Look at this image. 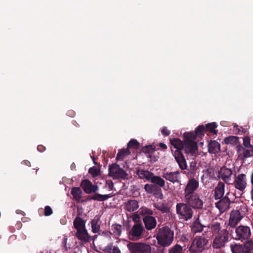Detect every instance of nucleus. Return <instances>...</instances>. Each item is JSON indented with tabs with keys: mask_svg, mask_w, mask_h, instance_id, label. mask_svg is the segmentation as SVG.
I'll list each match as a JSON object with an SVG mask.
<instances>
[{
	"mask_svg": "<svg viewBox=\"0 0 253 253\" xmlns=\"http://www.w3.org/2000/svg\"><path fill=\"white\" fill-rule=\"evenodd\" d=\"M184 189L185 198L188 206H203V201L197 194H194L199 187V182L194 177H191Z\"/></svg>",
	"mask_w": 253,
	"mask_h": 253,
	"instance_id": "2",
	"label": "nucleus"
},
{
	"mask_svg": "<svg viewBox=\"0 0 253 253\" xmlns=\"http://www.w3.org/2000/svg\"><path fill=\"white\" fill-rule=\"evenodd\" d=\"M129 154H130V151L127 148L126 149H122L119 150L117 154L116 160H123L126 156L129 155Z\"/></svg>",
	"mask_w": 253,
	"mask_h": 253,
	"instance_id": "34",
	"label": "nucleus"
},
{
	"mask_svg": "<svg viewBox=\"0 0 253 253\" xmlns=\"http://www.w3.org/2000/svg\"><path fill=\"white\" fill-rule=\"evenodd\" d=\"M110 196L109 195H101L99 194H95L92 196H88L86 200L87 201L94 200L98 201H104L107 200Z\"/></svg>",
	"mask_w": 253,
	"mask_h": 253,
	"instance_id": "29",
	"label": "nucleus"
},
{
	"mask_svg": "<svg viewBox=\"0 0 253 253\" xmlns=\"http://www.w3.org/2000/svg\"><path fill=\"white\" fill-rule=\"evenodd\" d=\"M191 135L193 136L191 133L184 132L183 141L178 138L170 139V143L176 150L180 152L183 150L187 156H194L197 152L198 145L195 140L191 137Z\"/></svg>",
	"mask_w": 253,
	"mask_h": 253,
	"instance_id": "1",
	"label": "nucleus"
},
{
	"mask_svg": "<svg viewBox=\"0 0 253 253\" xmlns=\"http://www.w3.org/2000/svg\"><path fill=\"white\" fill-rule=\"evenodd\" d=\"M176 206H187V205H186V204H182V203H177Z\"/></svg>",
	"mask_w": 253,
	"mask_h": 253,
	"instance_id": "58",
	"label": "nucleus"
},
{
	"mask_svg": "<svg viewBox=\"0 0 253 253\" xmlns=\"http://www.w3.org/2000/svg\"><path fill=\"white\" fill-rule=\"evenodd\" d=\"M71 194L73 196V199L78 203H83L86 199H84L82 197L83 192L80 187H74L71 189Z\"/></svg>",
	"mask_w": 253,
	"mask_h": 253,
	"instance_id": "15",
	"label": "nucleus"
},
{
	"mask_svg": "<svg viewBox=\"0 0 253 253\" xmlns=\"http://www.w3.org/2000/svg\"><path fill=\"white\" fill-rule=\"evenodd\" d=\"M237 151L239 154V157L241 159H245L253 156V146L245 148L241 145L237 146Z\"/></svg>",
	"mask_w": 253,
	"mask_h": 253,
	"instance_id": "10",
	"label": "nucleus"
},
{
	"mask_svg": "<svg viewBox=\"0 0 253 253\" xmlns=\"http://www.w3.org/2000/svg\"><path fill=\"white\" fill-rule=\"evenodd\" d=\"M187 132L192 134L193 136L191 135V137L193 138V139L196 140L197 136L201 137L204 135L205 133L206 132L205 130V126L204 125H200L196 128L195 131H190Z\"/></svg>",
	"mask_w": 253,
	"mask_h": 253,
	"instance_id": "22",
	"label": "nucleus"
},
{
	"mask_svg": "<svg viewBox=\"0 0 253 253\" xmlns=\"http://www.w3.org/2000/svg\"><path fill=\"white\" fill-rule=\"evenodd\" d=\"M155 150V146L154 145H146L143 147L141 150L142 153L149 155V157H151V155L153 154Z\"/></svg>",
	"mask_w": 253,
	"mask_h": 253,
	"instance_id": "30",
	"label": "nucleus"
},
{
	"mask_svg": "<svg viewBox=\"0 0 253 253\" xmlns=\"http://www.w3.org/2000/svg\"><path fill=\"white\" fill-rule=\"evenodd\" d=\"M228 240V233L226 230L221 231L215 237L212 243V247L219 249L224 246Z\"/></svg>",
	"mask_w": 253,
	"mask_h": 253,
	"instance_id": "5",
	"label": "nucleus"
},
{
	"mask_svg": "<svg viewBox=\"0 0 253 253\" xmlns=\"http://www.w3.org/2000/svg\"><path fill=\"white\" fill-rule=\"evenodd\" d=\"M243 253H249L253 251V242L248 241L246 242L243 246Z\"/></svg>",
	"mask_w": 253,
	"mask_h": 253,
	"instance_id": "35",
	"label": "nucleus"
},
{
	"mask_svg": "<svg viewBox=\"0 0 253 253\" xmlns=\"http://www.w3.org/2000/svg\"><path fill=\"white\" fill-rule=\"evenodd\" d=\"M238 239H246L250 237L251 231L248 226H240L236 229Z\"/></svg>",
	"mask_w": 253,
	"mask_h": 253,
	"instance_id": "16",
	"label": "nucleus"
},
{
	"mask_svg": "<svg viewBox=\"0 0 253 253\" xmlns=\"http://www.w3.org/2000/svg\"><path fill=\"white\" fill-rule=\"evenodd\" d=\"M82 207H80L78 208V211L79 214H80L81 215H85V213H82Z\"/></svg>",
	"mask_w": 253,
	"mask_h": 253,
	"instance_id": "55",
	"label": "nucleus"
},
{
	"mask_svg": "<svg viewBox=\"0 0 253 253\" xmlns=\"http://www.w3.org/2000/svg\"><path fill=\"white\" fill-rule=\"evenodd\" d=\"M230 247L233 253H243V246L242 245L237 244H231Z\"/></svg>",
	"mask_w": 253,
	"mask_h": 253,
	"instance_id": "37",
	"label": "nucleus"
},
{
	"mask_svg": "<svg viewBox=\"0 0 253 253\" xmlns=\"http://www.w3.org/2000/svg\"><path fill=\"white\" fill-rule=\"evenodd\" d=\"M232 173L231 169L226 167L221 168L219 172L221 178L226 183H228L231 180Z\"/></svg>",
	"mask_w": 253,
	"mask_h": 253,
	"instance_id": "19",
	"label": "nucleus"
},
{
	"mask_svg": "<svg viewBox=\"0 0 253 253\" xmlns=\"http://www.w3.org/2000/svg\"><path fill=\"white\" fill-rule=\"evenodd\" d=\"M159 210L162 211L163 212H165L167 210V207H158Z\"/></svg>",
	"mask_w": 253,
	"mask_h": 253,
	"instance_id": "53",
	"label": "nucleus"
},
{
	"mask_svg": "<svg viewBox=\"0 0 253 253\" xmlns=\"http://www.w3.org/2000/svg\"><path fill=\"white\" fill-rule=\"evenodd\" d=\"M231 202L229 199L225 196L215 203V206H229Z\"/></svg>",
	"mask_w": 253,
	"mask_h": 253,
	"instance_id": "38",
	"label": "nucleus"
},
{
	"mask_svg": "<svg viewBox=\"0 0 253 253\" xmlns=\"http://www.w3.org/2000/svg\"><path fill=\"white\" fill-rule=\"evenodd\" d=\"M159 145L161 148H162L164 150H166L167 149V146L163 143H160Z\"/></svg>",
	"mask_w": 253,
	"mask_h": 253,
	"instance_id": "52",
	"label": "nucleus"
},
{
	"mask_svg": "<svg viewBox=\"0 0 253 253\" xmlns=\"http://www.w3.org/2000/svg\"><path fill=\"white\" fill-rule=\"evenodd\" d=\"M143 228L141 225L136 224L133 225L129 233V238L132 240H137L141 238Z\"/></svg>",
	"mask_w": 253,
	"mask_h": 253,
	"instance_id": "8",
	"label": "nucleus"
},
{
	"mask_svg": "<svg viewBox=\"0 0 253 253\" xmlns=\"http://www.w3.org/2000/svg\"><path fill=\"white\" fill-rule=\"evenodd\" d=\"M139 253H151V247L143 243H131Z\"/></svg>",
	"mask_w": 253,
	"mask_h": 253,
	"instance_id": "18",
	"label": "nucleus"
},
{
	"mask_svg": "<svg viewBox=\"0 0 253 253\" xmlns=\"http://www.w3.org/2000/svg\"><path fill=\"white\" fill-rule=\"evenodd\" d=\"M99 217L95 216L91 222V230L94 233H98L100 230Z\"/></svg>",
	"mask_w": 253,
	"mask_h": 253,
	"instance_id": "27",
	"label": "nucleus"
},
{
	"mask_svg": "<svg viewBox=\"0 0 253 253\" xmlns=\"http://www.w3.org/2000/svg\"><path fill=\"white\" fill-rule=\"evenodd\" d=\"M137 207H134V208H133L132 211L135 210L137 209L136 208H137Z\"/></svg>",
	"mask_w": 253,
	"mask_h": 253,
	"instance_id": "59",
	"label": "nucleus"
},
{
	"mask_svg": "<svg viewBox=\"0 0 253 253\" xmlns=\"http://www.w3.org/2000/svg\"><path fill=\"white\" fill-rule=\"evenodd\" d=\"M37 150L40 152H43L45 150V147L42 145H39L37 147Z\"/></svg>",
	"mask_w": 253,
	"mask_h": 253,
	"instance_id": "50",
	"label": "nucleus"
},
{
	"mask_svg": "<svg viewBox=\"0 0 253 253\" xmlns=\"http://www.w3.org/2000/svg\"><path fill=\"white\" fill-rule=\"evenodd\" d=\"M128 208H131V207H128ZM127 211H130L131 210V208L127 209Z\"/></svg>",
	"mask_w": 253,
	"mask_h": 253,
	"instance_id": "60",
	"label": "nucleus"
},
{
	"mask_svg": "<svg viewBox=\"0 0 253 253\" xmlns=\"http://www.w3.org/2000/svg\"><path fill=\"white\" fill-rule=\"evenodd\" d=\"M88 172L93 177L96 176L99 174L100 170L95 167L90 168L88 170Z\"/></svg>",
	"mask_w": 253,
	"mask_h": 253,
	"instance_id": "41",
	"label": "nucleus"
},
{
	"mask_svg": "<svg viewBox=\"0 0 253 253\" xmlns=\"http://www.w3.org/2000/svg\"><path fill=\"white\" fill-rule=\"evenodd\" d=\"M158 243L164 246H169L173 239V233L169 227H163L160 229L157 235Z\"/></svg>",
	"mask_w": 253,
	"mask_h": 253,
	"instance_id": "3",
	"label": "nucleus"
},
{
	"mask_svg": "<svg viewBox=\"0 0 253 253\" xmlns=\"http://www.w3.org/2000/svg\"><path fill=\"white\" fill-rule=\"evenodd\" d=\"M143 222L147 230H151L154 228L157 225L156 220L152 216H147L144 217Z\"/></svg>",
	"mask_w": 253,
	"mask_h": 253,
	"instance_id": "20",
	"label": "nucleus"
},
{
	"mask_svg": "<svg viewBox=\"0 0 253 253\" xmlns=\"http://www.w3.org/2000/svg\"><path fill=\"white\" fill-rule=\"evenodd\" d=\"M162 177L167 180L175 183L180 182V172L178 171H166V169L163 172Z\"/></svg>",
	"mask_w": 253,
	"mask_h": 253,
	"instance_id": "11",
	"label": "nucleus"
},
{
	"mask_svg": "<svg viewBox=\"0 0 253 253\" xmlns=\"http://www.w3.org/2000/svg\"><path fill=\"white\" fill-rule=\"evenodd\" d=\"M208 149L210 153L215 154L220 151V145L218 142L215 140L211 141L209 143Z\"/></svg>",
	"mask_w": 253,
	"mask_h": 253,
	"instance_id": "24",
	"label": "nucleus"
},
{
	"mask_svg": "<svg viewBox=\"0 0 253 253\" xmlns=\"http://www.w3.org/2000/svg\"><path fill=\"white\" fill-rule=\"evenodd\" d=\"M91 158L93 160L94 164L95 165H97V163L95 161V158L94 157H91Z\"/></svg>",
	"mask_w": 253,
	"mask_h": 253,
	"instance_id": "57",
	"label": "nucleus"
},
{
	"mask_svg": "<svg viewBox=\"0 0 253 253\" xmlns=\"http://www.w3.org/2000/svg\"><path fill=\"white\" fill-rule=\"evenodd\" d=\"M139 143L136 139H131L127 143V148L137 149L139 148Z\"/></svg>",
	"mask_w": 253,
	"mask_h": 253,
	"instance_id": "39",
	"label": "nucleus"
},
{
	"mask_svg": "<svg viewBox=\"0 0 253 253\" xmlns=\"http://www.w3.org/2000/svg\"><path fill=\"white\" fill-rule=\"evenodd\" d=\"M136 174L138 175L139 177L141 179H146L148 181H150L154 174L152 172L147 170L143 169H139L137 170Z\"/></svg>",
	"mask_w": 253,
	"mask_h": 253,
	"instance_id": "23",
	"label": "nucleus"
},
{
	"mask_svg": "<svg viewBox=\"0 0 253 253\" xmlns=\"http://www.w3.org/2000/svg\"><path fill=\"white\" fill-rule=\"evenodd\" d=\"M67 114L68 116H69L71 117H74L75 115V113L74 111L70 110L67 112Z\"/></svg>",
	"mask_w": 253,
	"mask_h": 253,
	"instance_id": "51",
	"label": "nucleus"
},
{
	"mask_svg": "<svg viewBox=\"0 0 253 253\" xmlns=\"http://www.w3.org/2000/svg\"><path fill=\"white\" fill-rule=\"evenodd\" d=\"M85 222L80 217H77L74 221V226L77 231L85 229Z\"/></svg>",
	"mask_w": 253,
	"mask_h": 253,
	"instance_id": "28",
	"label": "nucleus"
},
{
	"mask_svg": "<svg viewBox=\"0 0 253 253\" xmlns=\"http://www.w3.org/2000/svg\"><path fill=\"white\" fill-rule=\"evenodd\" d=\"M246 175L243 173L239 174L234 181V186L241 191H243L246 188L247 183L245 179Z\"/></svg>",
	"mask_w": 253,
	"mask_h": 253,
	"instance_id": "14",
	"label": "nucleus"
},
{
	"mask_svg": "<svg viewBox=\"0 0 253 253\" xmlns=\"http://www.w3.org/2000/svg\"><path fill=\"white\" fill-rule=\"evenodd\" d=\"M111 232L115 236H120L122 232V226L120 225H113L112 226Z\"/></svg>",
	"mask_w": 253,
	"mask_h": 253,
	"instance_id": "36",
	"label": "nucleus"
},
{
	"mask_svg": "<svg viewBox=\"0 0 253 253\" xmlns=\"http://www.w3.org/2000/svg\"><path fill=\"white\" fill-rule=\"evenodd\" d=\"M181 251V247L179 245H176L169 250V253H180Z\"/></svg>",
	"mask_w": 253,
	"mask_h": 253,
	"instance_id": "42",
	"label": "nucleus"
},
{
	"mask_svg": "<svg viewBox=\"0 0 253 253\" xmlns=\"http://www.w3.org/2000/svg\"><path fill=\"white\" fill-rule=\"evenodd\" d=\"M197 169V163L195 161H192L190 164L188 174L190 177H194L196 170Z\"/></svg>",
	"mask_w": 253,
	"mask_h": 253,
	"instance_id": "32",
	"label": "nucleus"
},
{
	"mask_svg": "<svg viewBox=\"0 0 253 253\" xmlns=\"http://www.w3.org/2000/svg\"><path fill=\"white\" fill-rule=\"evenodd\" d=\"M127 247L130 251V253H139L131 243L128 244Z\"/></svg>",
	"mask_w": 253,
	"mask_h": 253,
	"instance_id": "44",
	"label": "nucleus"
},
{
	"mask_svg": "<svg viewBox=\"0 0 253 253\" xmlns=\"http://www.w3.org/2000/svg\"><path fill=\"white\" fill-rule=\"evenodd\" d=\"M161 132L165 136H168L170 134V131L167 128V127H163L161 130Z\"/></svg>",
	"mask_w": 253,
	"mask_h": 253,
	"instance_id": "48",
	"label": "nucleus"
},
{
	"mask_svg": "<svg viewBox=\"0 0 253 253\" xmlns=\"http://www.w3.org/2000/svg\"><path fill=\"white\" fill-rule=\"evenodd\" d=\"M106 251L108 253H121L119 249L116 247H108Z\"/></svg>",
	"mask_w": 253,
	"mask_h": 253,
	"instance_id": "40",
	"label": "nucleus"
},
{
	"mask_svg": "<svg viewBox=\"0 0 253 253\" xmlns=\"http://www.w3.org/2000/svg\"><path fill=\"white\" fill-rule=\"evenodd\" d=\"M243 144L245 147H250V146H252L250 144V139L248 137H245L243 138Z\"/></svg>",
	"mask_w": 253,
	"mask_h": 253,
	"instance_id": "46",
	"label": "nucleus"
},
{
	"mask_svg": "<svg viewBox=\"0 0 253 253\" xmlns=\"http://www.w3.org/2000/svg\"><path fill=\"white\" fill-rule=\"evenodd\" d=\"M140 210V213L142 215L152 214V211L148 209L146 207H142Z\"/></svg>",
	"mask_w": 253,
	"mask_h": 253,
	"instance_id": "43",
	"label": "nucleus"
},
{
	"mask_svg": "<svg viewBox=\"0 0 253 253\" xmlns=\"http://www.w3.org/2000/svg\"><path fill=\"white\" fill-rule=\"evenodd\" d=\"M77 237L79 240L84 242H88L90 239V237L85 229L77 231Z\"/></svg>",
	"mask_w": 253,
	"mask_h": 253,
	"instance_id": "25",
	"label": "nucleus"
},
{
	"mask_svg": "<svg viewBox=\"0 0 253 253\" xmlns=\"http://www.w3.org/2000/svg\"><path fill=\"white\" fill-rule=\"evenodd\" d=\"M109 187L112 189V187H113V182L110 180L107 182Z\"/></svg>",
	"mask_w": 253,
	"mask_h": 253,
	"instance_id": "56",
	"label": "nucleus"
},
{
	"mask_svg": "<svg viewBox=\"0 0 253 253\" xmlns=\"http://www.w3.org/2000/svg\"><path fill=\"white\" fill-rule=\"evenodd\" d=\"M242 215L238 211H232L229 220V225L232 227H235L242 219Z\"/></svg>",
	"mask_w": 253,
	"mask_h": 253,
	"instance_id": "17",
	"label": "nucleus"
},
{
	"mask_svg": "<svg viewBox=\"0 0 253 253\" xmlns=\"http://www.w3.org/2000/svg\"><path fill=\"white\" fill-rule=\"evenodd\" d=\"M22 163L27 166L30 167V162L28 160H24Z\"/></svg>",
	"mask_w": 253,
	"mask_h": 253,
	"instance_id": "54",
	"label": "nucleus"
},
{
	"mask_svg": "<svg viewBox=\"0 0 253 253\" xmlns=\"http://www.w3.org/2000/svg\"><path fill=\"white\" fill-rule=\"evenodd\" d=\"M217 125L216 123L212 122L208 123L205 126L206 132L209 131L210 133H212L214 134H217V131L215 130Z\"/></svg>",
	"mask_w": 253,
	"mask_h": 253,
	"instance_id": "31",
	"label": "nucleus"
},
{
	"mask_svg": "<svg viewBox=\"0 0 253 253\" xmlns=\"http://www.w3.org/2000/svg\"><path fill=\"white\" fill-rule=\"evenodd\" d=\"M177 213L180 218L187 220L192 216L193 212L190 207H176Z\"/></svg>",
	"mask_w": 253,
	"mask_h": 253,
	"instance_id": "13",
	"label": "nucleus"
},
{
	"mask_svg": "<svg viewBox=\"0 0 253 253\" xmlns=\"http://www.w3.org/2000/svg\"><path fill=\"white\" fill-rule=\"evenodd\" d=\"M144 189L148 193L152 194L157 199H162L163 198V194L161 188L153 183L145 184L144 185Z\"/></svg>",
	"mask_w": 253,
	"mask_h": 253,
	"instance_id": "7",
	"label": "nucleus"
},
{
	"mask_svg": "<svg viewBox=\"0 0 253 253\" xmlns=\"http://www.w3.org/2000/svg\"><path fill=\"white\" fill-rule=\"evenodd\" d=\"M109 175L113 179L125 180L127 178L128 174L116 163H113L109 166Z\"/></svg>",
	"mask_w": 253,
	"mask_h": 253,
	"instance_id": "4",
	"label": "nucleus"
},
{
	"mask_svg": "<svg viewBox=\"0 0 253 253\" xmlns=\"http://www.w3.org/2000/svg\"><path fill=\"white\" fill-rule=\"evenodd\" d=\"M80 187L86 194L95 193L98 189L96 185H93L92 182L88 179L82 180Z\"/></svg>",
	"mask_w": 253,
	"mask_h": 253,
	"instance_id": "9",
	"label": "nucleus"
},
{
	"mask_svg": "<svg viewBox=\"0 0 253 253\" xmlns=\"http://www.w3.org/2000/svg\"><path fill=\"white\" fill-rule=\"evenodd\" d=\"M208 241L203 237H196L193 240L190 248V250L192 252H201L207 245Z\"/></svg>",
	"mask_w": 253,
	"mask_h": 253,
	"instance_id": "6",
	"label": "nucleus"
},
{
	"mask_svg": "<svg viewBox=\"0 0 253 253\" xmlns=\"http://www.w3.org/2000/svg\"><path fill=\"white\" fill-rule=\"evenodd\" d=\"M225 184L222 182H219L214 190V197L216 200L220 199L224 193Z\"/></svg>",
	"mask_w": 253,
	"mask_h": 253,
	"instance_id": "21",
	"label": "nucleus"
},
{
	"mask_svg": "<svg viewBox=\"0 0 253 253\" xmlns=\"http://www.w3.org/2000/svg\"><path fill=\"white\" fill-rule=\"evenodd\" d=\"M151 182L160 188L164 187L165 185V181L161 177L153 174Z\"/></svg>",
	"mask_w": 253,
	"mask_h": 253,
	"instance_id": "26",
	"label": "nucleus"
},
{
	"mask_svg": "<svg viewBox=\"0 0 253 253\" xmlns=\"http://www.w3.org/2000/svg\"><path fill=\"white\" fill-rule=\"evenodd\" d=\"M138 202L135 200L128 201L126 206H138Z\"/></svg>",
	"mask_w": 253,
	"mask_h": 253,
	"instance_id": "49",
	"label": "nucleus"
},
{
	"mask_svg": "<svg viewBox=\"0 0 253 253\" xmlns=\"http://www.w3.org/2000/svg\"><path fill=\"white\" fill-rule=\"evenodd\" d=\"M52 213V210L50 207H45L44 209V215L45 216H48Z\"/></svg>",
	"mask_w": 253,
	"mask_h": 253,
	"instance_id": "47",
	"label": "nucleus"
},
{
	"mask_svg": "<svg viewBox=\"0 0 253 253\" xmlns=\"http://www.w3.org/2000/svg\"><path fill=\"white\" fill-rule=\"evenodd\" d=\"M220 225L218 223H215L212 225L211 230L214 232H218L220 230Z\"/></svg>",
	"mask_w": 253,
	"mask_h": 253,
	"instance_id": "45",
	"label": "nucleus"
},
{
	"mask_svg": "<svg viewBox=\"0 0 253 253\" xmlns=\"http://www.w3.org/2000/svg\"><path fill=\"white\" fill-rule=\"evenodd\" d=\"M239 137L235 136L230 135L226 137L224 139V142L226 144H237L239 143Z\"/></svg>",
	"mask_w": 253,
	"mask_h": 253,
	"instance_id": "33",
	"label": "nucleus"
},
{
	"mask_svg": "<svg viewBox=\"0 0 253 253\" xmlns=\"http://www.w3.org/2000/svg\"><path fill=\"white\" fill-rule=\"evenodd\" d=\"M172 154L179 168L182 170L186 169L187 165L186 159L182 152L179 150H176L174 152H172Z\"/></svg>",
	"mask_w": 253,
	"mask_h": 253,
	"instance_id": "12",
	"label": "nucleus"
}]
</instances>
